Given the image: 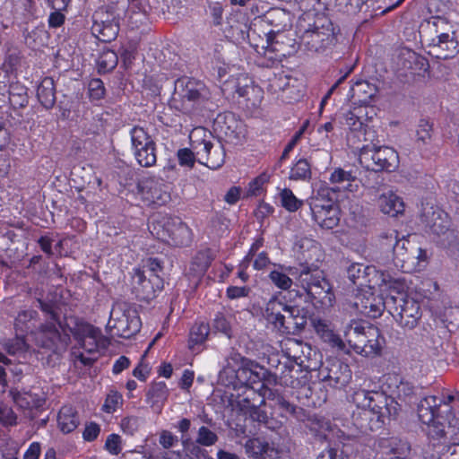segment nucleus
<instances>
[{
  "label": "nucleus",
  "instance_id": "nucleus-1",
  "mask_svg": "<svg viewBox=\"0 0 459 459\" xmlns=\"http://www.w3.org/2000/svg\"><path fill=\"white\" fill-rule=\"evenodd\" d=\"M351 402L358 411L353 412V424L362 432L375 431L382 428L386 420L395 419L401 405L383 392L355 390Z\"/></svg>",
  "mask_w": 459,
  "mask_h": 459
},
{
  "label": "nucleus",
  "instance_id": "nucleus-2",
  "mask_svg": "<svg viewBox=\"0 0 459 459\" xmlns=\"http://www.w3.org/2000/svg\"><path fill=\"white\" fill-rule=\"evenodd\" d=\"M439 396H426L422 398L417 406V415L421 428L431 438H440L446 435V428L456 429L459 427V419L453 411L450 402Z\"/></svg>",
  "mask_w": 459,
  "mask_h": 459
},
{
  "label": "nucleus",
  "instance_id": "nucleus-3",
  "mask_svg": "<svg viewBox=\"0 0 459 459\" xmlns=\"http://www.w3.org/2000/svg\"><path fill=\"white\" fill-rule=\"evenodd\" d=\"M265 389H268L263 383L261 388L256 390L254 386H246L245 389L235 391L228 397L229 405L232 411H237L242 416H248L252 420L266 423L268 415L261 406L265 403Z\"/></svg>",
  "mask_w": 459,
  "mask_h": 459
},
{
  "label": "nucleus",
  "instance_id": "nucleus-4",
  "mask_svg": "<svg viewBox=\"0 0 459 459\" xmlns=\"http://www.w3.org/2000/svg\"><path fill=\"white\" fill-rule=\"evenodd\" d=\"M379 330L368 323L352 321L344 330V338L349 346L365 357L377 356L381 351Z\"/></svg>",
  "mask_w": 459,
  "mask_h": 459
},
{
  "label": "nucleus",
  "instance_id": "nucleus-5",
  "mask_svg": "<svg viewBox=\"0 0 459 459\" xmlns=\"http://www.w3.org/2000/svg\"><path fill=\"white\" fill-rule=\"evenodd\" d=\"M333 193L334 190L333 188L321 186L316 193L307 200L312 218L322 229L332 230L335 228L340 221L339 208L333 204L332 198Z\"/></svg>",
  "mask_w": 459,
  "mask_h": 459
},
{
  "label": "nucleus",
  "instance_id": "nucleus-6",
  "mask_svg": "<svg viewBox=\"0 0 459 459\" xmlns=\"http://www.w3.org/2000/svg\"><path fill=\"white\" fill-rule=\"evenodd\" d=\"M420 221L438 238L444 247H451L457 243L458 235L452 228L448 214L437 206L422 204Z\"/></svg>",
  "mask_w": 459,
  "mask_h": 459
},
{
  "label": "nucleus",
  "instance_id": "nucleus-7",
  "mask_svg": "<svg viewBox=\"0 0 459 459\" xmlns=\"http://www.w3.org/2000/svg\"><path fill=\"white\" fill-rule=\"evenodd\" d=\"M359 161L368 170L392 172L398 168L399 157L394 148L366 145L360 149Z\"/></svg>",
  "mask_w": 459,
  "mask_h": 459
},
{
  "label": "nucleus",
  "instance_id": "nucleus-8",
  "mask_svg": "<svg viewBox=\"0 0 459 459\" xmlns=\"http://www.w3.org/2000/svg\"><path fill=\"white\" fill-rule=\"evenodd\" d=\"M253 360L242 357L238 353H232L228 359L224 368L220 371L219 382L234 391H240L248 386L249 373Z\"/></svg>",
  "mask_w": 459,
  "mask_h": 459
},
{
  "label": "nucleus",
  "instance_id": "nucleus-9",
  "mask_svg": "<svg viewBox=\"0 0 459 459\" xmlns=\"http://www.w3.org/2000/svg\"><path fill=\"white\" fill-rule=\"evenodd\" d=\"M388 312L403 327L413 329L421 316L420 303L403 293L389 295Z\"/></svg>",
  "mask_w": 459,
  "mask_h": 459
},
{
  "label": "nucleus",
  "instance_id": "nucleus-10",
  "mask_svg": "<svg viewBox=\"0 0 459 459\" xmlns=\"http://www.w3.org/2000/svg\"><path fill=\"white\" fill-rule=\"evenodd\" d=\"M156 238L173 247H187L192 242V230L179 217L164 218L153 224Z\"/></svg>",
  "mask_w": 459,
  "mask_h": 459
},
{
  "label": "nucleus",
  "instance_id": "nucleus-11",
  "mask_svg": "<svg viewBox=\"0 0 459 459\" xmlns=\"http://www.w3.org/2000/svg\"><path fill=\"white\" fill-rule=\"evenodd\" d=\"M120 15L115 7H100L92 14L91 31L99 41L109 43L115 40L120 29Z\"/></svg>",
  "mask_w": 459,
  "mask_h": 459
},
{
  "label": "nucleus",
  "instance_id": "nucleus-12",
  "mask_svg": "<svg viewBox=\"0 0 459 459\" xmlns=\"http://www.w3.org/2000/svg\"><path fill=\"white\" fill-rule=\"evenodd\" d=\"M131 150L137 163L151 168L157 163V145L152 136L143 127L134 126L130 130Z\"/></svg>",
  "mask_w": 459,
  "mask_h": 459
},
{
  "label": "nucleus",
  "instance_id": "nucleus-13",
  "mask_svg": "<svg viewBox=\"0 0 459 459\" xmlns=\"http://www.w3.org/2000/svg\"><path fill=\"white\" fill-rule=\"evenodd\" d=\"M391 241L394 240L393 252L396 266H400L404 272H411L424 261L426 252L416 243L408 238L397 240L395 232L390 233Z\"/></svg>",
  "mask_w": 459,
  "mask_h": 459
},
{
  "label": "nucleus",
  "instance_id": "nucleus-14",
  "mask_svg": "<svg viewBox=\"0 0 459 459\" xmlns=\"http://www.w3.org/2000/svg\"><path fill=\"white\" fill-rule=\"evenodd\" d=\"M131 285L137 300L150 303L163 290L164 280L161 275H147L144 270L134 268Z\"/></svg>",
  "mask_w": 459,
  "mask_h": 459
},
{
  "label": "nucleus",
  "instance_id": "nucleus-15",
  "mask_svg": "<svg viewBox=\"0 0 459 459\" xmlns=\"http://www.w3.org/2000/svg\"><path fill=\"white\" fill-rule=\"evenodd\" d=\"M212 120V129L215 134L224 137L229 143H241L247 136V128L244 122L232 112L218 114Z\"/></svg>",
  "mask_w": 459,
  "mask_h": 459
},
{
  "label": "nucleus",
  "instance_id": "nucleus-16",
  "mask_svg": "<svg viewBox=\"0 0 459 459\" xmlns=\"http://www.w3.org/2000/svg\"><path fill=\"white\" fill-rule=\"evenodd\" d=\"M137 187L143 200L149 206H164L171 200L170 186L161 178H144L139 181Z\"/></svg>",
  "mask_w": 459,
  "mask_h": 459
},
{
  "label": "nucleus",
  "instance_id": "nucleus-17",
  "mask_svg": "<svg viewBox=\"0 0 459 459\" xmlns=\"http://www.w3.org/2000/svg\"><path fill=\"white\" fill-rule=\"evenodd\" d=\"M221 91L229 96L235 97L237 94L239 97L245 98L253 106L260 102L261 89L254 85L253 80L246 74H238L230 76L223 82Z\"/></svg>",
  "mask_w": 459,
  "mask_h": 459
},
{
  "label": "nucleus",
  "instance_id": "nucleus-18",
  "mask_svg": "<svg viewBox=\"0 0 459 459\" xmlns=\"http://www.w3.org/2000/svg\"><path fill=\"white\" fill-rule=\"evenodd\" d=\"M108 325L115 334L124 339H129L140 332L142 322L137 310L128 307L119 312L113 309Z\"/></svg>",
  "mask_w": 459,
  "mask_h": 459
},
{
  "label": "nucleus",
  "instance_id": "nucleus-19",
  "mask_svg": "<svg viewBox=\"0 0 459 459\" xmlns=\"http://www.w3.org/2000/svg\"><path fill=\"white\" fill-rule=\"evenodd\" d=\"M335 40L332 23L306 30L300 36V45L311 52L324 51Z\"/></svg>",
  "mask_w": 459,
  "mask_h": 459
},
{
  "label": "nucleus",
  "instance_id": "nucleus-20",
  "mask_svg": "<svg viewBox=\"0 0 459 459\" xmlns=\"http://www.w3.org/2000/svg\"><path fill=\"white\" fill-rule=\"evenodd\" d=\"M428 48V53L437 59L454 58L459 53V42L452 30L437 34Z\"/></svg>",
  "mask_w": 459,
  "mask_h": 459
},
{
  "label": "nucleus",
  "instance_id": "nucleus-21",
  "mask_svg": "<svg viewBox=\"0 0 459 459\" xmlns=\"http://www.w3.org/2000/svg\"><path fill=\"white\" fill-rule=\"evenodd\" d=\"M94 335V338H87L86 341L79 344V347L86 351L89 356L84 355L83 352H74L75 359L84 367L93 366L98 359L97 353L100 350H107L110 345L109 338L103 335L100 329L99 333Z\"/></svg>",
  "mask_w": 459,
  "mask_h": 459
},
{
  "label": "nucleus",
  "instance_id": "nucleus-22",
  "mask_svg": "<svg viewBox=\"0 0 459 459\" xmlns=\"http://www.w3.org/2000/svg\"><path fill=\"white\" fill-rule=\"evenodd\" d=\"M35 342L39 347L54 353H57L66 345L54 323H45L39 327L35 333Z\"/></svg>",
  "mask_w": 459,
  "mask_h": 459
},
{
  "label": "nucleus",
  "instance_id": "nucleus-23",
  "mask_svg": "<svg viewBox=\"0 0 459 459\" xmlns=\"http://www.w3.org/2000/svg\"><path fill=\"white\" fill-rule=\"evenodd\" d=\"M191 422L188 419L178 421V429L181 432V440L185 454L177 455L175 459H200L201 458V429L196 432L195 439L189 436Z\"/></svg>",
  "mask_w": 459,
  "mask_h": 459
},
{
  "label": "nucleus",
  "instance_id": "nucleus-24",
  "mask_svg": "<svg viewBox=\"0 0 459 459\" xmlns=\"http://www.w3.org/2000/svg\"><path fill=\"white\" fill-rule=\"evenodd\" d=\"M388 298L389 296L384 299L380 295L367 291L358 298L359 301L356 302V306L360 313L368 317L377 318L382 315L385 309L388 311Z\"/></svg>",
  "mask_w": 459,
  "mask_h": 459
},
{
  "label": "nucleus",
  "instance_id": "nucleus-25",
  "mask_svg": "<svg viewBox=\"0 0 459 459\" xmlns=\"http://www.w3.org/2000/svg\"><path fill=\"white\" fill-rule=\"evenodd\" d=\"M385 385L390 393L387 397L393 398L394 401L398 399L404 403H411L416 393L415 386L398 375H388L385 379Z\"/></svg>",
  "mask_w": 459,
  "mask_h": 459
},
{
  "label": "nucleus",
  "instance_id": "nucleus-26",
  "mask_svg": "<svg viewBox=\"0 0 459 459\" xmlns=\"http://www.w3.org/2000/svg\"><path fill=\"white\" fill-rule=\"evenodd\" d=\"M7 95L0 93V108L9 104L14 111L25 108L29 104L28 88L21 82H13L9 84Z\"/></svg>",
  "mask_w": 459,
  "mask_h": 459
},
{
  "label": "nucleus",
  "instance_id": "nucleus-27",
  "mask_svg": "<svg viewBox=\"0 0 459 459\" xmlns=\"http://www.w3.org/2000/svg\"><path fill=\"white\" fill-rule=\"evenodd\" d=\"M322 379L335 388L347 385L351 378V372L347 364L333 361L329 367L321 370Z\"/></svg>",
  "mask_w": 459,
  "mask_h": 459
},
{
  "label": "nucleus",
  "instance_id": "nucleus-28",
  "mask_svg": "<svg viewBox=\"0 0 459 459\" xmlns=\"http://www.w3.org/2000/svg\"><path fill=\"white\" fill-rule=\"evenodd\" d=\"M316 281L308 290L307 293L316 302L324 307H332L334 301V294L332 291V287L328 281L325 278L324 273H316Z\"/></svg>",
  "mask_w": 459,
  "mask_h": 459
},
{
  "label": "nucleus",
  "instance_id": "nucleus-29",
  "mask_svg": "<svg viewBox=\"0 0 459 459\" xmlns=\"http://www.w3.org/2000/svg\"><path fill=\"white\" fill-rule=\"evenodd\" d=\"M207 134L211 136L212 133L203 127V144L206 152V161L203 165L211 169H217L224 163L225 152L221 143L219 141L212 142L207 140Z\"/></svg>",
  "mask_w": 459,
  "mask_h": 459
},
{
  "label": "nucleus",
  "instance_id": "nucleus-30",
  "mask_svg": "<svg viewBox=\"0 0 459 459\" xmlns=\"http://www.w3.org/2000/svg\"><path fill=\"white\" fill-rule=\"evenodd\" d=\"M297 247L300 253L299 259L302 261L299 264H319L323 258V252L320 244L311 238H302L297 242Z\"/></svg>",
  "mask_w": 459,
  "mask_h": 459
},
{
  "label": "nucleus",
  "instance_id": "nucleus-31",
  "mask_svg": "<svg viewBox=\"0 0 459 459\" xmlns=\"http://www.w3.org/2000/svg\"><path fill=\"white\" fill-rule=\"evenodd\" d=\"M282 352L287 358L297 366L302 367L305 359L310 354L311 348L302 341L290 338L283 342L281 345Z\"/></svg>",
  "mask_w": 459,
  "mask_h": 459
},
{
  "label": "nucleus",
  "instance_id": "nucleus-32",
  "mask_svg": "<svg viewBox=\"0 0 459 459\" xmlns=\"http://www.w3.org/2000/svg\"><path fill=\"white\" fill-rule=\"evenodd\" d=\"M289 274L305 290H308L316 281V273H323L319 269V264H299L298 266H288L286 268Z\"/></svg>",
  "mask_w": 459,
  "mask_h": 459
},
{
  "label": "nucleus",
  "instance_id": "nucleus-33",
  "mask_svg": "<svg viewBox=\"0 0 459 459\" xmlns=\"http://www.w3.org/2000/svg\"><path fill=\"white\" fill-rule=\"evenodd\" d=\"M371 275H377L374 266H365L361 264H353L348 267L347 277L350 281L358 287H368L377 284V281L371 280Z\"/></svg>",
  "mask_w": 459,
  "mask_h": 459
},
{
  "label": "nucleus",
  "instance_id": "nucleus-34",
  "mask_svg": "<svg viewBox=\"0 0 459 459\" xmlns=\"http://www.w3.org/2000/svg\"><path fill=\"white\" fill-rule=\"evenodd\" d=\"M247 455L252 459H279L280 451L259 438L248 439L245 445Z\"/></svg>",
  "mask_w": 459,
  "mask_h": 459
},
{
  "label": "nucleus",
  "instance_id": "nucleus-35",
  "mask_svg": "<svg viewBox=\"0 0 459 459\" xmlns=\"http://www.w3.org/2000/svg\"><path fill=\"white\" fill-rule=\"evenodd\" d=\"M57 427L64 434L74 432L80 425V415L72 404L63 405L57 413Z\"/></svg>",
  "mask_w": 459,
  "mask_h": 459
},
{
  "label": "nucleus",
  "instance_id": "nucleus-36",
  "mask_svg": "<svg viewBox=\"0 0 459 459\" xmlns=\"http://www.w3.org/2000/svg\"><path fill=\"white\" fill-rule=\"evenodd\" d=\"M311 322L316 333L325 342L339 350L344 349V342L333 332L327 320L320 317H314Z\"/></svg>",
  "mask_w": 459,
  "mask_h": 459
},
{
  "label": "nucleus",
  "instance_id": "nucleus-37",
  "mask_svg": "<svg viewBox=\"0 0 459 459\" xmlns=\"http://www.w3.org/2000/svg\"><path fill=\"white\" fill-rule=\"evenodd\" d=\"M286 303L272 299L266 304L264 316L268 323L273 325L280 331L287 332V323L284 318Z\"/></svg>",
  "mask_w": 459,
  "mask_h": 459
},
{
  "label": "nucleus",
  "instance_id": "nucleus-38",
  "mask_svg": "<svg viewBox=\"0 0 459 459\" xmlns=\"http://www.w3.org/2000/svg\"><path fill=\"white\" fill-rule=\"evenodd\" d=\"M265 396H267V400L273 403V406L278 407V409L281 411L282 416L287 417L290 415L299 419L303 414L302 408L290 403L276 390L271 388L265 389Z\"/></svg>",
  "mask_w": 459,
  "mask_h": 459
},
{
  "label": "nucleus",
  "instance_id": "nucleus-39",
  "mask_svg": "<svg viewBox=\"0 0 459 459\" xmlns=\"http://www.w3.org/2000/svg\"><path fill=\"white\" fill-rule=\"evenodd\" d=\"M37 98L43 108L51 109L56 104V85L53 78L44 77L37 87Z\"/></svg>",
  "mask_w": 459,
  "mask_h": 459
},
{
  "label": "nucleus",
  "instance_id": "nucleus-40",
  "mask_svg": "<svg viewBox=\"0 0 459 459\" xmlns=\"http://www.w3.org/2000/svg\"><path fill=\"white\" fill-rule=\"evenodd\" d=\"M357 173L353 169L346 170L342 168H336L330 175L329 181L332 184L342 185L349 192H356L359 185L356 183Z\"/></svg>",
  "mask_w": 459,
  "mask_h": 459
},
{
  "label": "nucleus",
  "instance_id": "nucleus-41",
  "mask_svg": "<svg viewBox=\"0 0 459 459\" xmlns=\"http://www.w3.org/2000/svg\"><path fill=\"white\" fill-rule=\"evenodd\" d=\"M377 204L382 212L396 216L403 212V200L392 192L382 194L377 200Z\"/></svg>",
  "mask_w": 459,
  "mask_h": 459
},
{
  "label": "nucleus",
  "instance_id": "nucleus-42",
  "mask_svg": "<svg viewBox=\"0 0 459 459\" xmlns=\"http://www.w3.org/2000/svg\"><path fill=\"white\" fill-rule=\"evenodd\" d=\"M145 401L152 407L162 406L169 397V388L165 382H152L145 394Z\"/></svg>",
  "mask_w": 459,
  "mask_h": 459
},
{
  "label": "nucleus",
  "instance_id": "nucleus-43",
  "mask_svg": "<svg viewBox=\"0 0 459 459\" xmlns=\"http://www.w3.org/2000/svg\"><path fill=\"white\" fill-rule=\"evenodd\" d=\"M289 317L286 319L287 332L301 330L307 325V311L298 306L286 304V311Z\"/></svg>",
  "mask_w": 459,
  "mask_h": 459
},
{
  "label": "nucleus",
  "instance_id": "nucleus-44",
  "mask_svg": "<svg viewBox=\"0 0 459 459\" xmlns=\"http://www.w3.org/2000/svg\"><path fill=\"white\" fill-rule=\"evenodd\" d=\"M99 327L84 320H76L74 325L70 328L71 334L78 345L87 338H94V334L99 333Z\"/></svg>",
  "mask_w": 459,
  "mask_h": 459
},
{
  "label": "nucleus",
  "instance_id": "nucleus-45",
  "mask_svg": "<svg viewBox=\"0 0 459 459\" xmlns=\"http://www.w3.org/2000/svg\"><path fill=\"white\" fill-rule=\"evenodd\" d=\"M353 96H357L358 100L364 104L369 103L377 92L375 84L367 81L357 82L351 88Z\"/></svg>",
  "mask_w": 459,
  "mask_h": 459
},
{
  "label": "nucleus",
  "instance_id": "nucleus-46",
  "mask_svg": "<svg viewBox=\"0 0 459 459\" xmlns=\"http://www.w3.org/2000/svg\"><path fill=\"white\" fill-rule=\"evenodd\" d=\"M117 55L114 50L103 49L96 59L99 74H106L112 71L117 65Z\"/></svg>",
  "mask_w": 459,
  "mask_h": 459
},
{
  "label": "nucleus",
  "instance_id": "nucleus-47",
  "mask_svg": "<svg viewBox=\"0 0 459 459\" xmlns=\"http://www.w3.org/2000/svg\"><path fill=\"white\" fill-rule=\"evenodd\" d=\"M311 165L306 159H299L292 166L289 178L295 181H306L311 178Z\"/></svg>",
  "mask_w": 459,
  "mask_h": 459
},
{
  "label": "nucleus",
  "instance_id": "nucleus-48",
  "mask_svg": "<svg viewBox=\"0 0 459 459\" xmlns=\"http://www.w3.org/2000/svg\"><path fill=\"white\" fill-rule=\"evenodd\" d=\"M281 270H273L269 273V279L278 289L286 290H289L293 283V277L288 273L286 268L281 265L279 266Z\"/></svg>",
  "mask_w": 459,
  "mask_h": 459
},
{
  "label": "nucleus",
  "instance_id": "nucleus-49",
  "mask_svg": "<svg viewBox=\"0 0 459 459\" xmlns=\"http://www.w3.org/2000/svg\"><path fill=\"white\" fill-rule=\"evenodd\" d=\"M280 200L282 207L290 212L298 211L304 202L295 196L290 188H283L280 192Z\"/></svg>",
  "mask_w": 459,
  "mask_h": 459
},
{
  "label": "nucleus",
  "instance_id": "nucleus-50",
  "mask_svg": "<svg viewBox=\"0 0 459 459\" xmlns=\"http://www.w3.org/2000/svg\"><path fill=\"white\" fill-rule=\"evenodd\" d=\"M124 403L123 395L117 390H110L107 394L101 411L108 414H113L122 407Z\"/></svg>",
  "mask_w": 459,
  "mask_h": 459
},
{
  "label": "nucleus",
  "instance_id": "nucleus-51",
  "mask_svg": "<svg viewBox=\"0 0 459 459\" xmlns=\"http://www.w3.org/2000/svg\"><path fill=\"white\" fill-rule=\"evenodd\" d=\"M294 365H296L295 362L287 359V361L284 363L279 361V363L275 366L277 370L275 375L279 374V377L284 385L293 387L295 385V380L293 379L291 372L294 369Z\"/></svg>",
  "mask_w": 459,
  "mask_h": 459
},
{
  "label": "nucleus",
  "instance_id": "nucleus-52",
  "mask_svg": "<svg viewBox=\"0 0 459 459\" xmlns=\"http://www.w3.org/2000/svg\"><path fill=\"white\" fill-rule=\"evenodd\" d=\"M37 301L39 303V308L52 321L51 323L61 325L58 313L59 307L56 303L51 300L46 301L41 299H38Z\"/></svg>",
  "mask_w": 459,
  "mask_h": 459
},
{
  "label": "nucleus",
  "instance_id": "nucleus-53",
  "mask_svg": "<svg viewBox=\"0 0 459 459\" xmlns=\"http://www.w3.org/2000/svg\"><path fill=\"white\" fill-rule=\"evenodd\" d=\"M22 53L17 49L9 50L4 57L3 67L6 74L16 73L21 64Z\"/></svg>",
  "mask_w": 459,
  "mask_h": 459
},
{
  "label": "nucleus",
  "instance_id": "nucleus-54",
  "mask_svg": "<svg viewBox=\"0 0 459 459\" xmlns=\"http://www.w3.org/2000/svg\"><path fill=\"white\" fill-rule=\"evenodd\" d=\"M88 94L91 100H100L105 97L104 82L100 78H92L88 84Z\"/></svg>",
  "mask_w": 459,
  "mask_h": 459
},
{
  "label": "nucleus",
  "instance_id": "nucleus-55",
  "mask_svg": "<svg viewBox=\"0 0 459 459\" xmlns=\"http://www.w3.org/2000/svg\"><path fill=\"white\" fill-rule=\"evenodd\" d=\"M177 158L179 166L188 169H192L197 160L194 152L186 147L178 150Z\"/></svg>",
  "mask_w": 459,
  "mask_h": 459
},
{
  "label": "nucleus",
  "instance_id": "nucleus-56",
  "mask_svg": "<svg viewBox=\"0 0 459 459\" xmlns=\"http://www.w3.org/2000/svg\"><path fill=\"white\" fill-rule=\"evenodd\" d=\"M37 316L35 310H24L18 314L14 321V326L17 331L28 333L30 327L28 323Z\"/></svg>",
  "mask_w": 459,
  "mask_h": 459
},
{
  "label": "nucleus",
  "instance_id": "nucleus-57",
  "mask_svg": "<svg viewBox=\"0 0 459 459\" xmlns=\"http://www.w3.org/2000/svg\"><path fill=\"white\" fill-rule=\"evenodd\" d=\"M104 449L112 455H118L123 450L122 437L116 433L109 434L105 441Z\"/></svg>",
  "mask_w": 459,
  "mask_h": 459
},
{
  "label": "nucleus",
  "instance_id": "nucleus-58",
  "mask_svg": "<svg viewBox=\"0 0 459 459\" xmlns=\"http://www.w3.org/2000/svg\"><path fill=\"white\" fill-rule=\"evenodd\" d=\"M177 82L185 85L184 98L188 100H195L201 96L200 90L194 87L195 82L192 78L182 77L178 79Z\"/></svg>",
  "mask_w": 459,
  "mask_h": 459
},
{
  "label": "nucleus",
  "instance_id": "nucleus-59",
  "mask_svg": "<svg viewBox=\"0 0 459 459\" xmlns=\"http://www.w3.org/2000/svg\"><path fill=\"white\" fill-rule=\"evenodd\" d=\"M417 141L427 144L432 137V125L425 119L420 120L416 130Z\"/></svg>",
  "mask_w": 459,
  "mask_h": 459
},
{
  "label": "nucleus",
  "instance_id": "nucleus-60",
  "mask_svg": "<svg viewBox=\"0 0 459 459\" xmlns=\"http://www.w3.org/2000/svg\"><path fill=\"white\" fill-rule=\"evenodd\" d=\"M141 269L144 270L147 275H160L164 269L163 261L158 257H148Z\"/></svg>",
  "mask_w": 459,
  "mask_h": 459
},
{
  "label": "nucleus",
  "instance_id": "nucleus-61",
  "mask_svg": "<svg viewBox=\"0 0 459 459\" xmlns=\"http://www.w3.org/2000/svg\"><path fill=\"white\" fill-rule=\"evenodd\" d=\"M101 427L99 423L88 421L85 423L82 437L85 442H93L99 437Z\"/></svg>",
  "mask_w": 459,
  "mask_h": 459
},
{
  "label": "nucleus",
  "instance_id": "nucleus-62",
  "mask_svg": "<svg viewBox=\"0 0 459 459\" xmlns=\"http://www.w3.org/2000/svg\"><path fill=\"white\" fill-rule=\"evenodd\" d=\"M120 428L125 434L134 435L140 428L139 418L136 416L124 417L120 421Z\"/></svg>",
  "mask_w": 459,
  "mask_h": 459
},
{
  "label": "nucleus",
  "instance_id": "nucleus-63",
  "mask_svg": "<svg viewBox=\"0 0 459 459\" xmlns=\"http://www.w3.org/2000/svg\"><path fill=\"white\" fill-rule=\"evenodd\" d=\"M249 365L251 366V370L249 373L248 386H253L255 384L264 381L268 372L264 367H261L255 361H253V364Z\"/></svg>",
  "mask_w": 459,
  "mask_h": 459
},
{
  "label": "nucleus",
  "instance_id": "nucleus-64",
  "mask_svg": "<svg viewBox=\"0 0 459 459\" xmlns=\"http://www.w3.org/2000/svg\"><path fill=\"white\" fill-rule=\"evenodd\" d=\"M286 19L287 14L283 11L279 9L272 10L268 12L267 14L265 15L266 22L274 28H276L278 30L281 27L285 26L283 22H285Z\"/></svg>",
  "mask_w": 459,
  "mask_h": 459
}]
</instances>
